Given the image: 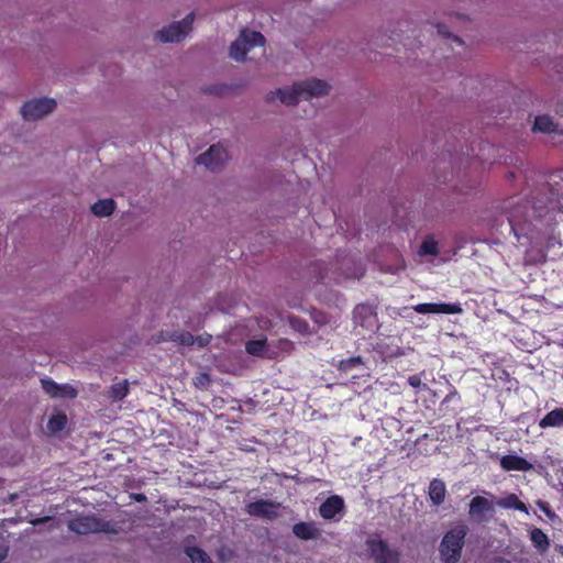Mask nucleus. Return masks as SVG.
Segmentation results:
<instances>
[{
    "label": "nucleus",
    "instance_id": "f257e3e1",
    "mask_svg": "<svg viewBox=\"0 0 563 563\" xmlns=\"http://www.w3.org/2000/svg\"><path fill=\"white\" fill-rule=\"evenodd\" d=\"M563 212V195L554 191L548 184L537 189L532 197V206L518 205L508 216L511 231L518 236L529 234L531 239L544 241L548 250L561 246L560 234L556 233V213Z\"/></svg>",
    "mask_w": 563,
    "mask_h": 563
},
{
    "label": "nucleus",
    "instance_id": "f03ea898",
    "mask_svg": "<svg viewBox=\"0 0 563 563\" xmlns=\"http://www.w3.org/2000/svg\"><path fill=\"white\" fill-rule=\"evenodd\" d=\"M329 89L330 86L327 81L311 78L296 82L290 88L277 89L276 95L283 103L294 106L300 99L324 96L329 92Z\"/></svg>",
    "mask_w": 563,
    "mask_h": 563
},
{
    "label": "nucleus",
    "instance_id": "7ed1b4c3",
    "mask_svg": "<svg viewBox=\"0 0 563 563\" xmlns=\"http://www.w3.org/2000/svg\"><path fill=\"white\" fill-rule=\"evenodd\" d=\"M68 529L77 534H118L121 527L117 521L104 520L96 515L77 516L68 521Z\"/></svg>",
    "mask_w": 563,
    "mask_h": 563
},
{
    "label": "nucleus",
    "instance_id": "20e7f679",
    "mask_svg": "<svg viewBox=\"0 0 563 563\" xmlns=\"http://www.w3.org/2000/svg\"><path fill=\"white\" fill-rule=\"evenodd\" d=\"M466 534L467 528L464 525H459L443 536L439 552L444 563H457L460 561Z\"/></svg>",
    "mask_w": 563,
    "mask_h": 563
},
{
    "label": "nucleus",
    "instance_id": "39448f33",
    "mask_svg": "<svg viewBox=\"0 0 563 563\" xmlns=\"http://www.w3.org/2000/svg\"><path fill=\"white\" fill-rule=\"evenodd\" d=\"M366 551L375 563H401V553L389 547L388 542L376 533L365 541Z\"/></svg>",
    "mask_w": 563,
    "mask_h": 563
},
{
    "label": "nucleus",
    "instance_id": "423d86ee",
    "mask_svg": "<svg viewBox=\"0 0 563 563\" xmlns=\"http://www.w3.org/2000/svg\"><path fill=\"white\" fill-rule=\"evenodd\" d=\"M195 14L190 12L183 21L174 22L155 34V38L163 43L179 42L192 29Z\"/></svg>",
    "mask_w": 563,
    "mask_h": 563
},
{
    "label": "nucleus",
    "instance_id": "0eeeda50",
    "mask_svg": "<svg viewBox=\"0 0 563 563\" xmlns=\"http://www.w3.org/2000/svg\"><path fill=\"white\" fill-rule=\"evenodd\" d=\"M56 108L52 98H40L24 102L21 113L25 120H37L51 113Z\"/></svg>",
    "mask_w": 563,
    "mask_h": 563
},
{
    "label": "nucleus",
    "instance_id": "6e6552de",
    "mask_svg": "<svg viewBox=\"0 0 563 563\" xmlns=\"http://www.w3.org/2000/svg\"><path fill=\"white\" fill-rule=\"evenodd\" d=\"M228 159V153L225 148L220 144L211 145L208 151L197 156V164L205 165L208 169L216 172L223 167Z\"/></svg>",
    "mask_w": 563,
    "mask_h": 563
},
{
    "label": "nucleus",
    "instance_id": "1a4fd4ad",
    "mask_svg": "<svg viewBox=\"0 0 563 563\" xmlns=\"http://www.w3.org/2000/svg\"><path fill=\"white\" fill-rule=\"evenodd\" d=\"M279 503L269 499H260L247 504L244 510L251 517L274 520L279 516Z\"/></svg>",
    "mask_w": 563,
    "mask_h": 563
},
{
    "label": "nucleus",
    "instance_id": "9d476101",
    "mask_svg": "<svg viewBox=\"0 0 563 563\" xmlns=\"http://www.w3.org/2000/svg\"><path fill=\"white\" fill-rule=\"evenodd\" d=\"M412 309L422 314L427 313H443V314H456L462 311L459 303H445V302H423L412 307Z\"/></svg>",
    "mask_w": 563,
    "mask_h": 563
},
{
    "label": "nucleus",
    "instance_id": "9b49d317",
    "mask_svg": "<svg viewBox=\"0 0 563 563\" xmlns=\"http://www.w3.org/2000/svg\"><path fill=\"white\" fill-rule=\"evenodd\" d=\"M294 536L303 541L317 540L321 537V531L313 521H300L292 526Z\"/></svg>",
    "mask_w": 563,
    "mask_h": 563
},
{
    "label": "nucleus",
    "instance_id": "f8f14e48",
    "mask_svg": "<svg viewBox=\"0 0 563 563\" xmlns=\"http://www.w3.org/2000/svg\"><path fill=\"white\" fill-rule=\"evenodd\" d=\"M344 509V500L339 495L328 497L319 507L320 516L323 519H333Z\"/></svg>",
    "mask_w": 563,
    "mask_h": 563
},
{
    "label": "nucleus",
    "instance_id": "ddd939ff",
    "mask_svg": "<svg viewBox=\"0 0 563 563\" xmlns=\"http://www.w3.org/2000/svg\"><path fill=\"white\" fill-rule=\"evenodd\" d=\"M500 466L505 471H530L533 465L525 457L516 454H507L500 459Z\"/></svg>",
    "mask_w": 563,
    "mask_h": 563
},
{
    "label": "nucleus",
    "instance_id": "4468645a",
    "mask_svg": "<svg viewBox=\"0 0 563 563\" xmlns=\"http://www.w3.org/2000/svg\"><path fill=\"white\" fill-rule=\"evenodd\" d=\"M428 495L434 506L442 505L446 495V487L444 482L438 478H433L429 484Z\"/></svg>",
    "mask_w": 563,
    "mask_h": 563
},
{
    "label": "nucleus",
    "instance_id": "2eb2a0df",
    "mask_svg": "<svg viewBox=\"0 0 563 563\" xmlns=\"http://www.w3.org/2000/svg\"><path fill=\"white\" fill-rule=\"evenodd\" d=\"M541 429L562 428L563 427V408H555L549 411L540 421Z\"/></svg>",
    "mask_w": 563,
    "mask_h": 563
},
{
    "label": "nucleus",
    "instance_id": "dca6fc26",
    "mask_svg": "<svg viewBox=\"0 0 563 563\" xmlns=\"http://www.w3.org/2000/svg\"><path fill=\"white\" fill-rule=\"evenodd\" d=\"M488 511H493V504L482 496L474 497L470 503L468 514L472 517H482Z\"/></svg>",
    "mask_w": 563,
    "mask_h": 563
},
{
    "label": "nucleus",
    "instance_id": "f3484780",
    "mask_svg": "<svg viewBox=\"0 0 563 563\" xmlns=\"http://www.w3.org/2000/svg\"><path fill=\"white\" fill-rule=\"evenodd\" d=\"M496 504L497 506L505 509H515L525 514H529L527 505L521 501L516 494H509L506 497L498 499Z\"/></svg>",
    "mask_w": 563,
    "mask_h": 563
},
{
    "label": "nucleus",
    "instance_id": "a211bd4d",
    "mask_svg": "<svg viewBox=\"0 0 563 563\" xmlns=\"http://www.w3.org/2000/svg\"><path fill=\"white\" fill-rule=\"evenodd\" d=\"M530 540L533 547L540 552L544 553L550 548V540L548 536L540 528L533 527L530 530Z\"/></svg>",
    "mask_w": 563,
    "mask_h": 563
},
{
    "label": "nucleus",
    "instance_id": "6ab92c4d",
    "mask_svg": "<svg viewBox=\"0 0 563 563\" xmlns=\"http://www.w3.org/2000/svg\"><path fill=\"white\" fill-rule=\"evenodd\" d=\"M115 209L113 199H100L91 206V211L97 217H108L112 214Z\"/></svg>",
    "mask_w": 563,
    "mask_h": 563
},
{
    "label": "nucleus",
    "instance_id": "aec40b11",
    "mask_svg": "<svg viewBox=\"0 0 563 563\" xmlns=\"http://www.w3.org/2000/svg\"><path fill=\"white\" fill-rule=\"evenodd\" d=\"M249 52V47H246L241 35L230 46V56L236 62H243Z\"/></svg>",
    "mask_w": 563,
    "mask_h": 563
},
{
    "label": "nucleus",
    "instance_id": "412c9836",
    "mask_svg": "<svg viewBox=\"0 0 563 563\" xmlns=\"http://www.w3.org/2000/svg\"><path fill=\"white\" fill-rule=\"evenodd\" d=\"M241 36L245 41L249 51L255 46H263L265 44V37L261 32L243 30Z\"/></svg>",
    "mask_w": 563,
    "mask_h": 563
},
{
    "label": "nucleus",
    "instance_id": "4be33fe9",
    "mask_svg": "<svg viewBox=\"0 0 563 563\" xmlns=\"http://www.w3.org/2000/svg\"><path fill=\"white\" fill-rule=\"evenodd\" d=\"M533 130L542 133H553L556 131V124L547 114L538 115L534 120Z\"/></svg>",
    "mask_w": 563,
    "mask_h": 563
},
{
    "label": "nucleus",
    "instance_id": "5701e85b",
    "mask_svg": "<svg viewBox=\"0 0 563 563\" xmlns=\"http://www.w3.org/2000/svg\"><path fill=\"white\" fill-rule=\"evenodd\" d=\"M266 338L249 340L245 343V351L253 356L264 357L266 350Z\"/></svg>",
    "mask_w": 563,
    "mask_h": 563
},
{
    "label": "nucleus",
    "instance_id": "b1692460",
    "mask_svg": "<svg viewBox=\"0 0 563 563\" xmlns=\"http://www.w3.org/2000/svg\"><path fill=\"white\" fill-rule=\"evenodd\" d=\"M334 365V363H332ZM364 365V360L362 356H351L347 358H343L338 361L335 364L336 368L342 373H349L355 367Z\"/></svg>",
    "mask_w": 563,
    "mask_h": 563
},
{
    "label": "nucleus",
    "instance_id": "393cba45",
    "mask_svg": "<svg viewBox=\"0 0 563 563\" xmlns=\"http://www.w3.org/2000/svg\"><path fill=\"white\" fill-rule=\"evenodd\" d=\"M68 418L64 412L53 415L47 422V428L51 432L56 433L64 430L67 426Z\"/></svg>",
    "mask_w": 563,
    "mask_h": 563
},
{
    "label": "nucleus",
    "instance_id": "a878e982",
    "mask_svg": "<svg viewBox=\"0 0 563 563\" xmlns=\"http://www.w3.org/2000/svg\"><path fill=\"white\" fill-rule=\"evenodd\" d=\"M41 383L45 393L48 394L51 397L65 396V389L67 388V386H60L56 382L48 378L42 379Z\"/></svg>",
    "mask_w": 563,
    "mask_h": 563
},
{
    "label": "nucleus",
    "instance_id": "bb28decb",
    "mask_svg": "<svg viewBox=\"0 0 563 563\" xmlns=\"http://www.w3.org/2000/svg\"><path fill=\"white\" fill-rule=\"evenodd\" d=\"M186 554L192 563H212L209 555L198 547H187Z\"/></svg>",
    "mask_w": 563,
    "mask_h": 563
},
{
    "label": "nucleus",
    "instance_id": "cd10ccee",
    "mask_svg": "<svg viewBox=\"0 0 563 563\" xmlns=\"http://www.w3.org/2000/svg\"><path fill=\"white\" fill-rule=\"evenodd\" d=\"M128 394H129V384L126 380L113 384L110 387V391H109V396L115 401L122 400L124 397H126Z\"/></svg>",
    "mask_w": 563,
    "mask_h": 563
},
{
    "label": "nucleus",
    "instance_id": "c85d7f7f",
    "mask_svg": "<svg viewBox=\"0 0 563 563\" xmlns=\"http://www.w3.org/2000/svg\"><path fill=\"white\" fill-rule=\"evenodd\" d=\"M419 254L420 255H432V256L438 255L439 254L438 242L435 240H433L431 236H427L420 245Z\"/></svg>",
    "mask_w": 563,
    "mask_h": 563
},
{
    "label": "nucleus",
    "instance_id": "c756f323",
    "mask_svg": "<svg viewBox=\"0 0 563 563\" xmlns=\"http://www.w3.org/2000/svg\"><path fill=\"white\" fill-rule=\"evenodd\" d=\"M168 339L172 341H175V342H179L180 344H184V345H192L195 343V338L189 332H181V333L174 332L172 335L168 336Z\"/></svg>",
    "mask_w": 563,
    "mask_h": 563
},
{
    "label": "nucleus",
    "instance_id": "7c9ffc66",
    "mask_svg": "<svg viewBox=\"0 0 563 563\" xmlns=\"http://www.w3.org/2000/svg\"><path fill=\"white\" fill-rule=\"evenodd\" d=\"M290 324L296 331H298L300 333H308V331H309V324L303 319L292 317V318H290Z\"/></svg>",
    "mask_w": 563,
    "mask_h": 563
},
{
    "label": "nucleus",
    "instance_id": "2f4dec72",
    "mask_svg": "<svg viewBox=\"0 0 563 563\" xmlns=\"http://www.w3.org/2000/svg\"><path fill=\"white\" fill-rule=\"evenodd\" d=\"M539 509L544 512V515L549 518H553L554 517V512L552 511L550 505L547 503V501H542V500H539L537 503Z\"/></svg>",
    "mask_w": 563,
    "mask_h": 563
},
{
    "label": "nucleus",
    "instance_id": "473e14b6",
    "mask_svg": "<svg viewBox=\"0 0 563 563\" xmlns=\"http://www.w3.org/2000/svg\"><path fill=\"white\" fill-rule=\"evenodd\" d=\"M408 384L412 388H420L422 386L421 376L419 374H415L408 377Z\"/></svg>",
    "mask_w": 563,
    "mask_h": 563
},
{
    "label": "nucleus",
    "instance_id": "72a5a7b5",
    "mask_svg": "<svg viewBox=\"0 0 563 563\" xmlns=\"http://www.w3.org/2000/svg\"><path fill=\"white\" fill-rule=\"evenodd\" d=\"M457 397V390L453 388L443 399V402H450L453 398Z\"/></svg>",
    "mask_w": 563,
    "mask_h": 563
},
{
    "label": "nucleus",
    "instance_id": "f704fd0d",
    "mask_svg": "<svg viewBox=\"0 0 563 563\" xmlns=\"http://www.w3.org/2000/svg\"><path fill=\"white\" fill-rule=\"evenodd\" d=\"M438 33L442 34L443 36L450 37L451 34L446 31V26L444 24H438Z\"/></svg>",
    "mask_w": 563,
    "mask_h": 563
},
{
    "label": "nucleus",
    "instance_id": "c9c22d12",
    "mask_svg": "<svg viewBox=\"0 0 563 563\" xmlns=\"http://www.w3.org/2000/svg\"><path fill=\"white\" fill-rule=\"evenodd\" d=\"M132 498L139 503L146 501V496L144 494H132Z\"/></svg>",
    "mask_w": 563,
    "mask_h": 563
},
{
    "label": "nucleus",
    "instance_id": "e433bc0d",
    "mask_svg": "<svg viewBox=\"0 0 563 563\" xmlns=\"http://www.w3.org/2000/svg\"><path fill=\"white\" fill-rule=\"evenodd\" d=\"M493 563H510L509 560L505 559V558H501V556H498L494 560Z\"/></svg>",
    "mask_w": 563,
    "mask_h": 563
},
{
    "label": "nucleus",
    "instance_id": "4c0bfd02",
    "mask_svg": "<svg viewBox=\"0 0 563 563\" xmlns=\"http://www.w3.org/2000/svg\"><path fill=\"white\" fill-rule=\"evenodd\" d=\"M453 40H454L455 42H457L459 44H462V43H463V41H462L459 36H454V37H453Z\"/></svg>",
    "mask_w": 563,
    "mask_h": 563
},
{
    "label": "nucleus",
    "instance_id": "58836bf2",
    "mask_svg": "<svg viewBox=\"0 0 563 563\" xmlns=\"http://www.w3.org/2000/svg\"><path fill=\"white\" fill-rule=\"evenodd\" d=\"M5 556H7V552H4V553H0V562H1L2 560H4V558H5Z\"/></svg>",
    "mask_w": 563,
    "mask_h": 563
},
{
    "label": "nucleus",
    "instance_id": "ea45409f",
    "mask_svg": "<svg viewBox=\"0 0 563 563\" xmlns=\"http://www.w3.org/2000/svg\"><path fill=\"white\" fill-rule=\"evenodd\" d=\"M356 309H365V306H358Z\"/></svg>",
    "mask_w": 563,
    "mask_h": 563
}]
</instances>
